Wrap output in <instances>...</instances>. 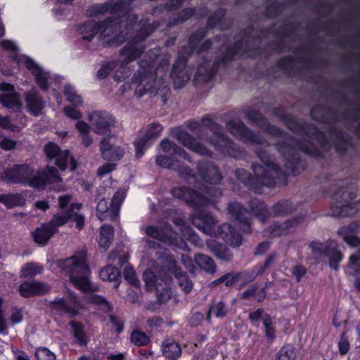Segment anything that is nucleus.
<instances>
[{
  "instance_id": "3",
  "label": "nucleus",
  "mask_w": 360,
  "mask_h": 360,
  "mask_svg": "<svg viewBox=\"0 0 360 360\" xmlns=\"http://www.w3.org/2000/svg\"><path fill=\"white\" fill-rule=\"evenodd\" d=\"M172 195L184 201L193 209L190 219L192 224L207 234H211L215 229L216 220L212 214L203 207L213 205V200L201 192L188 186L173 187Z\"/></svg>"
},
{
  "instance_id": "59",
  "label": "nucleus",
  "mask_w": 360,
  "mask_h": 360,
  "mask_svg": "<svg viewBox=\"0 0 360 360\" xmlns=\"http://www.w3.org/2000/svg\"><path fill=\"white\" fill-rule=\"evenodd\" d=\"M263 325L264 327L265 337L269 342H274L276 338V328L273 325L272 318L270 314H264L263 316Z\"/></svg>"
},
{
  "instance_id": "54",
  "label": "nucleus",
  "mask_w": 360,
  "mask_h": 360,
  "mask_svg": "<svg viewBox=\"0 0 360 360\" xmlns=\"http://www.w3.org/2000/svg\"><path fill=\"white\" fill-rule=\"evenodd\" d=\"M276 360H297V351L293 345L284 344L278 350Z\"/></svg>"
},
{
  "instance_id": "56",
  "label": "nucleus",
  "mask_w": 360,
  "mask_h": 360,
  "mask_svg": "<svg viewBox=\"0 0 360 360\" xmlns=\"http://www.w3.org/2000/svg\"><path fill=\"white\" fill-rule=\"evenodd\" d=\"M130 341L136 347H144L151 344L150 337L138 329H134L131 333Z\"/></svg>"
},
{
  "instance_id": "36",
  "label": "nucleus",
  "mask_w": 360,
  "mask_h": 360,
  "mask_svg": "<svg viewBox=\"0 0 360 360\" xmlns=\"http://www.w3.org/2000/svg\"><path fill=\"white\" fill-rule=\"evenodd\" d=\"M54 165L61 172H64L68 169V162L70 163V169L73 172L77 169V162L75 158L68 149L62 150V151L54 159Z\"/></svg>"
},
{
  "instance_id": "15",
  "label": "nucleus",
  "mask_w": 360,
  "mask_h": 360,
  "mask_svg": "<svg viewBox=\"0 0 360 360\" xmlns=\"http://www.w3.org/2000/svg\"><path fill=\"white\" fill-rule=\"evenodd\" d=\"M81 207V203H71L66 210H61L54 214L50 221H48V224L58 233L59 227L65 225L70 220H74L76 224V228L79 231L83 229L85 224L84 216L75 211V210H80Z\"/></svg>"
},
{
  "instance_id": "62",
  "label": "nucleus",
  "mask_w": 360,
  "mask_h": 360,
  "mask_svg": "<svg viewBox=\"0 0 360 360\" xmlns=\"http://www.w3.org/2000/svg\"><path fill=\"white\" fill-rule=\"evenodd\" d=\"M301 163V158L297 153H291L286 158L285 166L295 176L298 173V168Z\"/></svg>"
},
{
  "instance_id": "30",
  "label": "nucleus",
  "mask_w": 360,
  "mask_h": 360,
  "mask_svg": "<svg viewBox=\"0 0 360 360\" xmlns=\"http://www.w3.org/2000/svg\"><path fill=\"white\" fill-rule=\"evenodd\" d=\"M24 64L34 77L35 82L39 87L43 91H46L49 88L47 74L44 73L41 68L30 57L25 56Z\"/></svg>"
},
{
  "instance_id": "45",
  "label": "nucleus",
  "mask_w": 360,
  "mask_h": 360,
  "mask_svg": "<svg viewBox=\"0 0 360 360\" xmlns=\"http://www.w3.org/2000/svg\"><path fill=\"white\" fill-rule=\"evenodd\" d=\"M0 202L7 209L15 207H22L25 205V199L20 193L1 194Z\"/></svg>"
},
{
  "instance_id": "2",
  "label": "nucleus",
  "mask_w": 360,
  "mask_h": 360,
  "mask_svg": "<svg viewBox=\"0 0 360 360\" xmlns=\"http://www.w3.org/2000/svg\"><path fill=\"white\" fill-rule=\"evenodd\" d=\"M245 116L252 124L256 125L264 133L273 137L285 138L292 141L293 144H290L285 140H280L275 143L274 146L279 153L289 149L297 148L300 151L308 156L315 158H324L325 154L323 150L319 149L310 139H298L293 138L283 129L271 124L259 111L249 110L246 112Z\"/></svg>"
},
{
  "instance_id": "7",
  "label": "nucleus",
  "mask_w": 360,
  "mask_h": 360,
  "mask_svg": "<svg viewBox=\"0 0 360 360\" xmlns=\"http://www.w3.org/2000/svg\"><path fill=\"white\" fill-rule=\"evenodd\" d=\"M274 114L284 122L286 127L292 133L302 134L305 136L311 134L317 141L321 149L324 150L330 149V144L326 134L315 124L306 122H298L295 116L285 113L280 108H275Z\"/></svg>"
},
{
  "instance_id": "20",
  "label": "nucleus",
  "mask_w": 360,
  "mask_h": 360,
  "mask_svg": "<svg viewBox=\"0 0 360 360\" xmlns=\"http://www.w3.org/2000/svg\"><path fill=\"white\" fill-rule=\"evenodd\" d=\"M305 219V214H299L285 220L282 224L275 221L264 231V236L271 238L286 236L290 233V229L297 226Z\"/></svg>"
},
{
  "instance_id": "29",
  "label": "nucleus",
  "mask_w": 360,
  "mask_h": 360,
  "mask_svg": "<svg viewBox=\"0 0 360 360\" xmlns=\"http://www.w3.org/2000/svg\"><path fill=\"white\" fill-rule=\"evenodd\" d=\"M218 234L230 245L238 247L242 244L243 237L240 231L229 223H224L219 226Z\"/></svg>"
},
{
  "instance_id": "12",
  "label": "nucleus",
  "mask_w": 360,
  "mask_h": 360,
  "mask_svg": "<svg viewBox=\"0 0 360 360\" xmlns=\"http://www.w3.org/2000/svg\"><path fill=\"white\" fill-rule=\"evenodd\" d=\"M47 307L50 311L57 315H67L70 319L79 315L82 304L77 294L69 290L66 297H57L49 301Z\"/></svg>"
},
{
  "instance_id": "44",
  "label": "nucleus",
  "mask_w": 360,
  "mask_h": 360,
  "mask_svg": "<svg viewBox=\"0 0 360 360\" xmlns=\"http://www.w3.org/2000/svg\"><path fill=\"white\" fill-rule=\"evenodd\" d=\"M162 351L163 356L169 360H177L182 353L179 343L169 340H165L162 342Z\"/></svg>"
},
{
  "instance_id": "1",
  "label": "nucleus",
  "mask_w": 360,
  "mask_h": 360,
  "mask_svg": "<svg viewBox=\"0 0 360 360\" xmlns=\"http://www.w3.org/2000/svg\"><path fill=\"white\" fill-rule=\"evenodd\" d=\"M0 181L8 184H21L36 190H44L46 185L60 183L63 179L58 169L50 165L34 170L27 163L14 164L0 174Z\"/></svg>"
},
{
  "instance_id": "39",
  "label": "nucleus",
  "mask_w": 360,
  "mask_h": 360,
  "mask_svg": "<svg viewBox=\"0 0 360 360\" xmlns=\"http://www.w3.org/2000/svg\"><path fill=\"white\" fill-rule=\"evenodd\" d=\"M102 281L115 282L114 288H117L121 282V271L114 265L108 264L101 268L99 273Z\"/></svg>"
},
{
  "instance_id": "14",
  "label": "nucleus",
  "mask_w": 360,
  "mask_h": 360,
  "mask_svg": "<svg viewBox=\"0 0 360 360\" xmlns=\"http://www.w3.org/2000/svg\"><path fill=\"white\" fill-rule=\"evenodd\" d=\"M177 155H159L155 158V163L162 168L169 169L179 174V177L188 184L195 183V172L188 165L181 162Z\"/></svg>"
},
{
  "instance_id": "49",
  "label": "nucleus",
  "mask_w": 360,
  "mask_h": 360,
  "mask_svg": "<svg viewBox=\"0 0 360 360\" xmlns=\"http://www.w3.org/2000/svg\"><path fill=\"white\" fill-rule=\"evenodd\" d=\"M210 248L218 259L224 262H230L232 259L233 255L226 245L217 242H213L210 245Z\"/></svg>"
},
{
  "instance_id": "37",
  "label": "nucleus",
  "mask_w": 360,
  "mask_h": 360,
  "mask_svg": "<svg viewBox=\"0 0 360 360\" xmlns=\"http://www.w3.org/2000/svg\"><path fill=\"white\" fill-rule=\"evenodd\" d=\"M334 114L335 111L332 108L323 104L313 105L309 111V115L314 121L323 124L330 122V120H329L326 115H333Z\"/></svg>"
},
{
  "instance_id": "41",
  "label": "nucleus",
  "mask_w": 360,
  "mask_h": 360,
  "mask_svg": "<svg viewBox=\"0 0 360 360\" xmlns=\"http://www.w3.org/2000/svg\"><path fill=\"white\" fill-rule=\"evenodd\" d=\"M160 146L165 153L172 155H177L179 157L189 162H192L189 154L183 148L169 141L168 139H164L162 140L160 142Z\"/></svg>"
},
{
  "instance_id": "48",
  "label": "nucleus",
  "mask_w": 360,
  "mask_h": 360,
  "mask_svg": "<svg viewBox=\"0 0 360 360\" xmlns=\"http://www.w3.org/2000/svg\"><path fill=\"white\" fill-rule=\"evenodd\" d=\"M230 46L233 49L238 55L247 54L248 57L251 58L256 55H260L264 51V48H261L258 46L251 49H248L246 46H244V43L242 39L237 40L233 44L230 45Z\"/></svg>"
},
{
  "instance_id": "53",
  "label": "nucleus",
  "mask_w": 360,
  "mask_h": 360,
  "mask_svg": "<svg viewBox=\"0 0 360 360\" xmlns=\"http://www.w3.org/2000/svg\"><path fill=\"white\" fill-rule=\"evenodd\" d=\"M110 13L128 14L131 11V4L129 0H109Z\"/></svg>"
},
{
  "instance_id": "9",
  "label": "nucleus",
  "mask_w": 360,
  "mask_h": 360,
  "mask_svg": "<svg viewBox=\"0 0 360 360\" xmlns=\"http://www.w3.org/2000/svg\"><path fill=\"white\" fill-rule=\"evenodd\" d=\"M100 34L98 39L102 42L104 48L118 47L123 44L127 38L121 29V21L119 18L107 17L99 21Z\"/></svg>"
},
{
  "instance_id": "64",
  "label": "nucleus",
  "mask_w": 360,
  "mask_h": 360,
  "mask_svg": "<svg viewBox=\"0 0 360 360\" xmlns=\"http://www.w3.org/2000/svg\"><path fill=\"white\" fill-rule=\"evenodd\" d=\"M237 56H238V54L233 50V49L229 46L217 57L220 60L222 65L225 66L234 61Z\"/></svg>"
},
{
  "instance_id": "33",
  "label": "nucleus",
  "mask_w": 360,
  "mask_h": 360,
  "mask_svg": "<svg viewBox=\"0 0 360 360\" xmlns=\"http://www.w3.org/2000/svg\"><path fill=\"white\" fill-rule=\"evenodd\" d=\"M295 63H302L307 69H315L316 68V63L309 59L296 58L291 56H283L277 60L275 65L277 68L282 70L285 72H290L293 70L291 68V65Z\"/></svg>"
},
{
  "instance_id": "31",
  "label": "nucleus",
  "mask_w": 360,
  "mask_h": 360,
  "mask_svg": "<svg viewBox=\"0 0 360 360\" xmlns=\"http://www.w3.org/2000/svg\"><path fill=\"white\" fill-rule=\"evenodd\" d=\"M49 290L46 284L37 281H24L18 287L20 295L25 298L45 295Z\"/></svg>"
},
{
  "instance_id": "47",
  "label": "nucleus",
  "mask_w": 360,
  "mask_h": 360,
  "mask_svg": "<svg viewBox=\"0 0 360 360\" xmlns=\"http://www.w3.org/2000/svg\"><path fill=\"white\" fill-rule=\"evenodd\" d=\"M196 11L195 7H188L183 8L176 15H171L169 18V25L176 26L181 25L191 18Z\"/></svg>"
},
{
  "instance_id": "55",
  "label": "nucleus",
  "mask_w": 360,
  "mask_h": 360,
  "mask_svg": "<svg viewBox=\"0 0 360 360\" xmlns=\"http://www.w3.org/2000/svg\"><path fill=\"white\" fill-rule=\"evenodd\" d=\"M285 5L283 3L274 1L266 6L264 15L267 18L275 19L283 13Z\"/></svg>"
},
{
  "instance_id": "52",
  "label": "nucleus",
  "mask_w": 360,
  "mask_h": 360,
  "mask_svg": "<svg viewBox=\"0 0 360 360\" xmlns=\"http://www.w3.org/2000/svg\"><path fill=\"white\" fill-rule=\"evenodd\" d=\"M195 262L202 269L205 271L213 274L216 271V265L212 257L204 254H196L195 255Z\"/></svg>"
},
{
  "instance_id": "34",
  "label": "nucleus",
  "mask_w": 360,
  "mask_h": 360,
  "mask_svg": "<svg viewBox=\"0 0 360 360\" xmlns=\"http://www.w3.org/2000/svg\"><path fill=\"white\" fill-rule=\"evenodd\" d=\"M56 233L53 229L48 224V222H46L32 232V237L35 243L44 246Z\"/></svg>"
},
{
  "instance_id": "28",
  "label": "nucleus",
  "mask_w": 360,
  "mask_h": 360,
  "mask_svg": "<svg viewBox=\"0 0 360 360\" xmlns=\"http://www.w3.org/2000/svg\"><path fill=\"white\" fill-rule=\"evenodd\" d=\"M111 139V136L103 137L100 142L99 150L103 160L117 161L124 156V151L120 146H115Z\"/></svg>"
},
{
  "instance_id": "5",
  "label": "nucleus",
  "mask_w": 360,
  "mask_h": 360,
  "mask_svg": "<svg viewBox=\"0 0 360 360\" xmlns=\"http://www.w3.org/2000/svg\"><path fill=\"white\" fill-rule=\"evenodd\" d=\"M58 265L69 274L70 281L75 288L86 293L94 290L89 279L91 269L86 250L78 251L71 257L59 260Z\"/></svg>"
},
{
  "instance_id": "21",
  "label": "nucleus",
  "mask_w": 360,
  "mask_h": 360,
  "mask_svg": "<svg viewBox=\"0 0 360 360\" xmlns=\"http://www.w3.org/2000/svg\"><path fill=\"white\" fill-rule=\"evenodd\" d=\"M89 120L94 127V131L100 135H105L110 132L111 127L115 123V119L111 114L98 110L94 111L90 114Z\"/></svg>"
},
{
  "instance_id": "17",
  "label": "nucleus",
  "mask_w": 360,
  "mask_h": 360,
  "mask_svg": "<svg viewBox=\"0 0 360 360\" xmlns=\"http://www.w3.org/2000/svg\"><path fill=\"white\" fill-rule=\"evenodd\" d=\"M163 127L159 122H152L148 124L146 131L142 134L139 131L134 145L137 156H142L145 150L152 146L154 141L158 138Z\"/></svg>"
},
{
  "instance_id": "18",
  "label": "nucleus",
  "mask_w": 360,
  "mask_h": 360,
  "mask_svg": "<svg viewBox=\"0 0 360 360\" xmlns=\"http://www.w3.org/2000/svg\"><path fill=\"white\" fill-rule=\"evenodd\" d=\"M196 176L203 182L210 185L219 184L223 179V175L219 167L213 162L203 160L196 162ZM198 178H197L198 183ZM192 184H195L193 183Z\"/></svg>"
},
{
  "instance_id": "32",
  "label": "nucleus",
  "mask_w": 360,
  "mask_h": 360,
  "mask_svg": "<svg viewBox=\"0 0 360 360\" xmlns=\"http://www.w3.org/2000/svg\"><path fill=\"white\" fill-rule=\"evenodd\" d=\"M160 26L158 20H153L150 22L149 18H142L138 22L139 29L135 32L134 37L144 42Z\"/></svg>"
},
{
  "instance_id": "27",
  "label": "nucleus",
  "mask_w": 360,
  "mask_h": 360,
  "mask_svg": "<svg viewBox=\"0 0 360 360\" xmlns=\"http://www.w3.org/2000/svg\"><path fill=\"white\" fill-rule=\"evenodd\" d=\"M27 111L31 115L39 117L46 107V101L39 93L32 89L24 93Z\"/></svg>"
},
{
  "instance_id": "46",
  "label": "nucleus",
  "mask_w": 360,
  "mask_h": 360,
  "mask_svg": "<svg viewBox=\"0 0 360 360\" xmlns=\"http://www.w3.org/2000/svg\"><path fill=\"white\" fill-rule=\"evenodd\" d=\"M69 325L72 328V335L77 343L82 347L86 346L89 340L84 331L83 324L79 321H70Z\"/></svg>"
},
{
  "instance_id": "50",
  "label": "nucleus",
  "mask_w": 360,
  "mask_h": 360,
  "mask_svg": "<svg viewBox=\"0 0 360 360\" xmlns=\"http://www.w3.org/2000/svg\"><path fill=\"white\" fill-rule=\"evenodd\" d=\"M163 271L174 275L176 278L184 273L181 268L177 264L176 261L171 255H167L164 258V264L161 266Z\"/></svg>"
},
{
  "instance_id": "24",
  "label": "nucleus",
  "mask_w": 360,
  "mask_h": 360,
  "mask_svg": "<svg viewBox=\"0 0 360 360\" xmlns=\"http://www.w3.org/2000/svg\"><path fill=\"white\" fill-rule=\"evenodd\" d=\"M145 50L143 42L131 37L120 51V56L124 58L122 63L128 65L135 61L143 55Z\"/></svg>"
},
{
  "instance_id": "40",
  "label": "nucleus",
  "mask_w": 360,
  "mask_h": 360,
  "mask_svg": "<svg viewBox=\"0 0 360 360\" xmlns=\"http://www.w3.org/2000/svg\"><path fill=\"white\" fill-rule=\"evenodd\" d=\"M79 30L82 35V40L90 42L97 34H100L99 21L89 20L84 22L79 27Z\"/></svg>"
},
{
  "instance_id": "42",
  "label": "nucleus",
  "mask_w": 360,
  "mask_h": 360,
  "mask_svg": "<svg viewBox=\"0 0 360 360\" xmlns=\"http://www.w3.org/2000/svg\"><path fill=\"white\" fill-rule=\"evenodd\" d=\"M294 25L295 23L284 24L276 29H274V25H271L266 28L260 29L259 31L263 34L272 33L278 37L288 38L294 34Z\"/></svg>"
},
{
  "instance_id": "22",
  "label": "nucleus",
  "mask_w": 360,
  "mask_h": 360,
  "mask_svg": "<svg viewBox=\"0 0 360 360\" xmlns=\"http://www.w3.org/2000/svg\"><path fill=\"white\" fill-rule=\"evenodd\" d=\"M227 210L229 214L238 222L243 233L252 232L251 221L248 217L249 212L245 206L239 202L232 201L229 202Z\"/></svg>"
},
{
  "instance_id": "63",
  "label": "nucleus",
  "mask_w": 360,
  "mask_h": 360,
  "mask_svg": "<svg viewBox=\"0 0 360 360\" xmlns=\"http://www.w3.org/2000/svg\"><path fill=\"white\" fill-rule=\"evenodd\" d=\"M143 280L146 284L147 290H153L156 288L158 277L150 269H147L143 274Z\"/></svg>"
},
{
  "instance_id": "4",
  "label": "nucleus",
  "mask_w": 360,
  "mask_h": 360,
  "mask_svg": "<svg viewBox=\"0 0 360 360\" xmlns=\"http://www.w3.org/2000/svg\"><path fill=\"white\" fill-rule=\"evenodd\" d=\"M323 195L330 198L337 202H345L341 206L332 205L330 207L329 215L333 217L343 218L353 216L360 211V199L356 202H349L356 197V187L352 181L342 183L333 184L328 187L324 188Z\"/></svg>"
},
{
  "instance_id": "51",
  "label": "nucleus",
  "mask_w": 360,
  "mask_h": 360,
  "mask_svg": "<svg viewBox=\"0 0 360 360\" xmlns=\"http://www.w3.org/2000/svg\"><path fill=\"white\" fill-rule=\"evenodd\" d=\"M227 11L224 8H217L213 13L208 16L205 27L206 30L208 31L209 30L214 29L217 25H220L221 22L224 20Z\"/></svg>"
},
{
  "instance_id": "16",
  "label": "nucleus",
  "mask_w": 360,
  "mask_h": 360,
  "mask_svg": "<svg viewBox=\"0 0 360 360\" xmlns=\"http://www.w3.org/2000/svg\"><path fill=\"white\" fill-rule=\"evenodd\" d=\"M207 34L208 31L204 27L191 32L188 37V44L182 47V52L192 56L194 53L200 55L210 50L213 46L212 39H207L201 43Z\"/></svg>"
},
{
  "instance_id": "60",
  "label": "nucleus",
  "mask_w": 360,
  "mask_h": 360,
  "mask_svg": "<svg viewBox=\"0 0 360 360\" xmlns=\"http://www.w3.org/2000/svg\"><path fill=\"white\" fill-rule=\"evenodd\" d=\"M44 153L48 162H51L53 159L62 151L60 146L53 141H49L43 148Z\"/></svg>"
},
{
  "instance_id": "26",
  "label": "nucleus",
  "mask_w": 360,
  "mask_h": 360,
  "mask_svg": "<svg viewBox=\"0 0 360 360\" xmlns=\"http://www.w3.org/2000/svg\"><path fill=\"white\" fill-rule=\"evenodd\" d=\"M176 139L184 146L198 155L207 157L212 155L210 149L185 130H179L176 134Z\"/></svg>"
},
{
  "instance_id": "19",
  "label": "nucleus",
  "mask_w": 360,
  "mask_h": 360,
  "mask_svg": "<svg viewBox=\"0 0 360 360\" xmlns=\"http://www.w3.org/2000/svg\"><path fill=\"white\" fill-rule=\"evenodd\" d=\"M191 57L181 51L172 65L170 76L173 79V84L175 89L184 87L190 79L189 75L186 71V67Z\"/></svg>"
},
{
  "instance_id": "8",
  "label": "nucleus",
  "mask_w": 360,
  "mask_h": 360,
  "mask_svg": "<svg viewBox=\"0 0 360 360\" xmlns=\"http://www.w3.org/2000/svg\"><path fill=\"white\" fill-rule=\"evenodd\" d=\"M202 123L212 132L213 136L210 137L209 142L214 146L216 150L224 156L236 159L242 157L243 151L223 133L222 127L219 124L215 122L208 115L202 117Z\"/></svg>"
},
{
  "instance_id": "57",
  "label": "nucleus",
  "mask_w": 360,
  "mask_h": 360,
  "mask_svg": "<svg viewBox=\"0 0 360 360\" xmlns=\"http://www.w3.org/2000/svg\"><path fill=\"white\" fill-rule=\"evenodd\" d=\"M213 77L206 70V64L202 63L197 68L193 82L195 85L206 84L212 80Z\"/></svg>"
},
{
  "instance_id": "23",
  "label": "nucleus",
  "mask_w": 360,
  "mask_h": 360,
  "mask_svg": "<svg viewBox=\"0 0 360 360\" xmlns=\"http://www.w3.org/2000/svg\"><path fill=\"white\" fill-rule=\"evenodd\" d=\"M228 126L235 132L239 139L244 143L263 145L264 139L253 130L248 128L242 121L230 120Z\"/></svg>"
},
{
  "instance_id": "10",
  "label": "nucleus",
  "mask_w": 360,
  "mask_h": 360,
  "mask_svg": "<svg viewBox=\"0 0 360 360\" xmlns=\"http://www.w3.org/2000/svg\"><path fill=\"white\" fill-rule=\"evenodd\" d=\"M234 174L245 187L257 194H262L264 187L274 188L277 186L276 178L270 176L265 170L263 171V174L257 173L252 176L247 169L237 168Z\"/></svg>"
},
{
  "instance_id": "25",
  "label": "nucleus",
  "mask_w": 360,
  "mask_h": 360,
  "mask_svg": "<svg viewBox=\"0 0 360 360\" xmlns=\"http://www.w3.org/2000/svg\"><path fill=\"white\" fill-rule=\"evenodd\" d=\"M256 278L257 276H255V273L252 271V270L240 271L236 274L229 272L213 281L210 283V285L212 287H214L224 283L226 287H232L240 279H243V282L242 283L241 285L245 286L248 283L255 281Z\"/></svg>"
},
{
  "instance_id": "61",
  "label": "nucleus",
  "mask_w": 360,
  "mask_h": 360,
  "mask_svg": "<svg viewBox=\"0 0 360 360\" xmlns=\"http://www.w3.org/2000/svg\"><path fill=\"white\" fill-rule=\"evenodd\" d=\"M64 96L66 100L74 105L80 106L82 105V98L77 94L75 89L70 84H65L64 86Z\"/></svg>"
},
{
  "instance_id": "11",
  "label": "nucleus",
  "mask_w": 360,
  "mask_h": 360,
  "mask_svg": "<svg viewBox=\"0 0 360 360\" xmlns=\"http://www.w3.org/2000/svg\"><path fill=\"white\" fill-rule=\"evenodd\" d=\"M256 155L263 165L253 163L251 168L254 173L263 174V171L265 170L270 176L276 178L278 186H287L288 175L282 170L278 164L271 160L270 153L267 150L260 148L256 151Z\"/></svg>"
},
{
  "instance_id": "58",
  "label": "nucleus",
  "mask_w": 360,
  "mask_h": 360,
  "mask_svg": "<svg viewBox=\"0 0 360 360\" xmlns=\"http://www.w3.org/2000/svg\"><path fill=\"white\" fill-rule=\"evenodd\" d=\"M43 267L34 262H27L21 270V276L24 278H33L43 271Z\"/></svg>"
},
{
  "instance_id": "43",
  "label": "nucleus",
  "mask_w": 360,
  "mask_h": 360,
  "mask_svg": "<svg viewBox=\"0 0 360 360\" xmlns=\"http://www.w3.org/2000/svg\"><path fill=\"white\" fill-rule=\"evenodd\" d=\"M0 103L8 109L16 110V111H21L22 108L20 95L18 92L0 94Z\"/></svg>"
},
{
  "instance_id": "6",
  "label": "nucleus",
  "mask_w": 360,
  "mask_h": 360,
  "mask_svg": "<svg viewBox=\"0 0 360 360\" xmlns=\"http://www.w3.org/2000/svg\"><path fill=\"white\" fill-rule=\"evenodd\" d=\"M146 56L150 59H141L139 62V70L131 77V85L135 88L134 94L138 98L148 92H154L157 72L160 68V66H157L155 56L150 58V52Z\"/></svg>"
},
{
  "instance_id": "35",
  "label": "nucleus",
  "mask_w": 360,
  "mask_h": 360,
  "mask_svg": "<svg viewBox=\"0 0 360 360\" xmlns=\"http://www.w3.org/2000/svg\"><path fill=\"white\" fill-rule=\"evenodd\" d=\"M296 206L290 200L281 199L275 202L269 209L271 217H279L291 214L296 210Z\"/></svg>"
},
{
  "instance_id": "13",
  "label": "nucleus",
  "mask_w": 360,
  "mask_h": 360,
  "mask_svg": "<svg viewBox=\"0 0 360 360\" xmlns=\"http://www.w3.org/2000/svg\"><path fill=\"white\" fill-rule=\"evenodd\" d=\"M309 248L314 255L328 257L329 266L335 271L339 270L340 264L344 258V255L335 240L329 238L325 243L312 240L309 243Z\"/></svg>"
},
{
  "instance_id": "38",
  "label": "nucleus",
  "mask_w": 360,
  "mask_h": 360,
  "mask_svg": "<svg viewBox=\"0 0 360 360\" xmlns=\"http://www.w3.org/2000/svg\"><path fill=\"white\" fill-rule=\"evenodd\" d=\"M249 207L250 212L263 223L271 217L270 209L264 202L257 198H253L250 201Z\"/></svg>"
}]
</instances>
